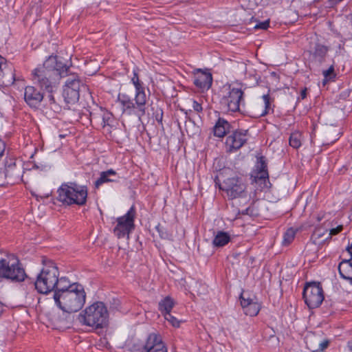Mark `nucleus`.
Returning <instances> with one entry per match:
<instances>
[{
	"label": "nucleus",
	"instance_id": "nucleus-1",
	"mask_svg": "<svg viewBox=\"0 0 352 352\" xmlns=\"http://www.w3.org/2000/svg\"><path fill=\"white\" fill-rule=\"evenodd\" d=\"M69 67L57 56H50L41 65L32 73V80L48 93L56 90L61 78L69 75Z\"/></svg>",
	"mask_w": 352,
	"mask_h": 352
},
{
	"label": "nucleus",
	"instance_id": "nucleus-2",
	"mask_svg": "<svg viewBox=\"0 0 352 352\" xmlns=\"http://www.w3.org/2000/svg\"><path fill=\"white\" fill-rule=\"evenodd\" d=\"M57 199L65 206H85L87 201L88 188L76 182L63 183L57 190Z\"/></svg>",
	"mask_w": 352,
	"mask_h": 352
},
{
	"label": "nucleus",
	"instance_id": "nucleus-3",
	"mask_svg": "<svg viewBox=\"0 0 352 352\" xmlns=\"http://www.w3.org/2000/svg\"><path fill=\"white\" fill-rule=\"evenodd\" d=\"M79 322L95 329H103L108 325L109 311L101 301L94 302L78 315Z\"/></svg>",
	"mask_w": 352,
	"mask_h": 352
},
{
	"label": "nucleus",
	"instance_id": "nucleus-4",
	"mask_svg": "<svg viewBox=\"0 0 352 352\" xmlns=\"http://www.w3.org/2000/svg\"><path fill=\"white\" fill-rule=\"evenodd\" d=\"M43 267L37 275L34 285L40 294H47L54 290L56 276H59V271L56 264L52 260L43 258L42 259Z\"/></svg>",
	"mask_w": 352,
	"mask_h": 352
},
{
	"label": "nucleus",
	"instance_id": "nucleus-5",
	"mask_svg": "<svg viewBox=\"0 0 352 352\" xmlns=\"http://www.w3.org/2000/svg\"><path fill=\"white\" fill-rule=\"evenodd\" d=\"M86 293L81 285L77 289L69 290L61 296H56L54 300L56 305L59 309H64L69 312L76 313L80 311L85 303Z\"/></svg>",
	"mask_w": 352,
	"mask_h": 352
},
{
	"label": "nucleus",
	"instance_id": "nucleus-6",
	"mask_svg": "<svg viewBox=\"0 0 352 352\" xmlns=\"http://www.w3.org/2000/svg\"><path fill=\"white\" fill-rule=\"evenodd\" d=\"M27 277L19 260L13 255L0 259V278L14 283L22 282Z\"/></svg>",
	"mask_w": 352,
	"mask_h": 352
},
{
	"label": "nucleus",
	"instance_id": "nucleus-7",
	"mask_svg": "<svg viewBox=\"0 0 352 352\" xmlns=\"http://www.w3.org/2000/svg\"><path fill=\"white\" fill-rule=\"evenodd\" d=\"M221 91L225 93L223 97L226 111L230 112L240 111V107L244 104V93L240 88L232 87L231 85H225Z\"/></svg>",
	"mask_w": 352,
	"mask_h": 352
},
{
	"label": "nucleus",
	"instance_id": "nucleus-8",
	"mask_svg": "<svg viewBox=\"0 0 352 352\" xmlns=\"http://www.w3.org/2000/svg\"><path fill=\"white\" fill-rule=\"evenodd\" d=\"M231 124L226 120L221 118V138L232 133L226 138L225 147L227 152L231 153L240 148L246 142L245 135L240 132L232 131Z\"/></svg>",
	"mask_w": 352,
	"mask_h": 352
},
{
	"label": "nucleus",
	"instance_id": "nucleus-9",
	"mask_svg": "<svg viewBox=\"0 0 352 352\" xmlns=\"http://www.w3.org/2000/svg\"><path fill=\"white\" fill-rule=\"evenodd\" d=\"M136 211L134 206H132L128 212L123 216L118 217L117 225L113 228V234L119 239L124 238L135 229V218Z\"/></svg>",
	"mask_w": 352,
	"mask_h": 352
},
{
	"label": "nucleus",
	"instance_id": "nucleus-10",
	"mask_svg": "<svg viewBox=\"0 0 352 352\" xmlns=\"http://www.w3.org/2000/svg\"><path fill=\"white\" fill-rule=\"evenodd\" d=\"M302 297L309 309L318 307L324 300V294L320 283H308L305 285Z\"/></svg>",
	"mask_w": 352,
	"mask_h": 352
},
{
	"label": "nucleus",
	"instance_id": "nucleus-11",
	"mask_svg": "<svg viewBox=\"0 0 352 352\" xmlns=\"http://www.w3.org/2000/svg\"><path fill=\"white\" fill-rule=\"evenodd\" d=\"M81 87L84 85L78 76L72 75L67 78L63 91V97L67 104H74L78 101Z\"/></svg>",
	"mask_w": 352,
	"mask_h": 352
},
{
	"label": "nucleus",
	"instance_id": "nucleus-12",
	"mask_svg": "<svg viewBox=\"0 0 352 352\" xmlns=\"http://www.w3.org/2000/svg\"><path fill=\"white\" fill-rule=\"evenodd\" d=\"M135 102L133 100L126 94H119L118 96V101L120 103L123 112L129 115L134 114L137 116L139 119L146 114V104L147 97L145 98V101L141 107H139L137 102L136 94L135 95Z\"/></svg>",
	"mask_w": 352,
	"mask_h": 352
},
{
	"label": "nucleus",
	"instance_id": "nucleus-13",
	"mask_svg": "<svg viewBox=\"0 0 352 352\" xmlns=\"http://www.w3.org/2000/svg\"><path fill=\"white\" fill-rule=\"evenodd\" d=\"M246 186L239 177H231L225 179L221 190L226 191L230 199L245 196Z\"/></svg>",
	"mask_w": 352,
	"mask_h": 352
},
{
	"label": "nucleus",
	"instance_id": "nucleus-14",
	"mask_svg": "<svg viewBox=\"0 0 352 352\" xmlns=\"http://www.w3.org/2000/svg\"><path fill=\"white\" fill-rule=\"evenodd\" d=\"M43 94L34 86H26L24 90V100L32 109H38L43 100Z\"/></svg>",
	"mask_w": 352,
	"mask_h": 352
},
{
	"label": "nucleus",
	"instance_id": "nucleus-15",
	"mask_svg": "<svg viewBox=\"0 0 352 352\" xmlns=\"http://www.w3.org/2000/svg\"><path fill=\"white\" fill-rule=\"evenodd\" d=\"M61 312L52 316L51 320L53 325L57 329H65L69 328L74 320V312H69L64 309H60Z\"/></svg>",
	"mask_w": 352,
	"mask_h": 352
},
{
	"label": "nucleus",
	"instance_id": "nucleus-16",
	"mask_svg": "<svg viewBox=\"0 0 352 352\" xmlns=\"http://www.w3.org/2000/svg\"><path fill=\"white\" fill-rule=\"evenodd\" d=\"M241 305L245 315L256 316L260 309L261 305L256 298L246 296V294L242 293L240 296Z\"/></svg>",
	"mask_w": 352,
	"mask_h": 352
},
{
	"label": "nucleus",
	"instance_id": "nucleus-17",
	"mask_svg": "<svg viewBox=\"0 0 352 352\" xmlns=\"http://www.w3.org/2000/svg\"><path fill=\"white\" fill-rule=\"evenodd\" d=\"M329 50V47L318 42L311 45L309 52L311 56V63L316 66H320L324 62Z\"/></svg>",
	"mask_w": 352,
	"mask_h": 352
},
{
	"label": "nucleus",
	"instance_id": "nucleus-18",
	"mask_svg": "<svg viewBox=\"0 0 352 352\" xmlns=\"http://www.w3.org/2000/svg\"><path fill=\"white\" fill-rule=\"evenodd\" d=\"M56 284L54 287L53 298L56 300V296H61L66 292H69V290L72 289H77V287L81 285V284L78 283H71L68 278L65 276H63L58 278L56 276Z\"/></svg>",
	"mask_w": 352,
	"mask_h": 352
},
{
	"label": "nucleus",
	"instance_id": "nucleus-19",
	"mask_svg": "<svg viewBox=\"0 0 352 352\" xmlns=\"http://www.w3.org/2000/svg\"><path fill=\"white\" fill-rule=\"evenodd\" d=\"M193 83L202 91L208 89L212 83L211 73L208 70L203 71L201 69H197L194 73Z\"/></svg>",
	"mask_w": 352,
	"mask_h": 352
},
{
	"label": "nucleus",
	"instance_id": "nucleus-20",
	"mask_svg": "<svg viewBox=\"0 0 352 352\" xmlns=\"http://www.w3.org/2000/svg\"><path fill=\"white\" fill-rule=\"evenodd\" d=\"M14 80V69L12 65L0 55V82L6 84L13 82Z\"/></svg>",
	"mask_w": 352,
	"mask_h": 352
},
{
	"label": "nucleus",
	"instance_id": "nucleus-21",
	"mask_svg": "<svg viewBox=\"0 0 352 352\" xmlns=\"http://www.w3.org/2000/svg\"><path fill=\"white\" fill-rule=\"evenodd\" d=\"M139 69L135 68L133 71V77L131 78V82L135 88L137 102L140 107H142L145 101L146 93L144 87L142 85V82L140 80L138 75Z\"/></svg>",
	"mask_w": 352,
	"mask_h": 352
},
{
	"label": "nucleus",
	"instance_id": "nucleus-22",
	"mask_svg": "<svg viewBox=\"0 0 352 352\" xmlns=\"http://www.w3.org/2000/svg\"><path fill=\"white\" fill-rule=\"evenodd\" d=\"M120 176L112 168L100 173V177L95 181L94 187L98 189L102 185L109 182H118Z\"/></svg>",
	"mask_w": 352,
	"mask_h": 352
},
{
	"label": "nucleus",
	"instance_id": "nucleus-23",
	"mask_svg": "<svg viewBox=\"0 0 352 352\" xmlns=\"http://www.w3.org/2000/svg\"><path fill=\"white\" fill-rule=\"evenodd\" d=\"M339 274L343 279L349 281L352 285V257L342 260L338 265Z\"/></svg>",
	"mask_w": 352,
	"mask_h": 352
},
{
	"label": "nucleus",
	"instance_id": "nucleus-24",
	"mask_svg": "<svg viewBox=\"0 0 352 352\" xmlns=\"http://www.w3.org/2000/svg\"><path fill=\"white\" fill-rule=\"evenodd\" d=\"M256 170H258L255 176L256 179L263 180L265 182L269 179V175L267 168V163L265 157L261 156L258 158L256 165Z\"/></svg>",
	"mask_w": 352,
	"mask_h": 352
},
{
	"label": "nucleus",
	"instance_id": "nucleus-25",
	"mask_svg": "<svg viewBox=\"0 0 352 352\" xmlns=\"http://www.w3.org/2000/svg\"><path fill=\"white\" fill-rule=\"evenodd\" d=\"M4 175L5 178L7 179V183H14L19 179V174L16 171L15 163H10V164H5V171L0 172V177Z\"/></svg>",
	"mask_w": 352,
	"mask_h": 352
},
{
	"label": "nucleus",
	"instance_id": "nucleus-26",
	"mask_svg": "<svg viewBox=\"0 0 352 352\" xmlns=\"http://www.w3.org/2000/svg\"><path fill=\"white\" fill-rule=\"evenodd\" d=\"M175 305L174 300L170 296H166L158 303V309L163 314L170 313Z\"/></svg>",
	"mask_w": 352,
	"mask_h": 352
},
{
	"label": "nucleus",
	"instance_id": "nucleus-27",
	"mask_svg": "<svg viewBox=\"0 0 352 352\" xmlns=\"http://www.w3.org/2000/svg\"><path fill=\"white\" fill-rule=\"evenodd\" d=\"M220 138V116L218 117L216 120L215 124L212 128V135H210L208 139L209 146H218L219 140L217 139Z\"/></svg>",
	"mask_w": 352,
	"mask_h": 352
},
{
	"label": "nucleus",
	"instance_id": "nucleus-28",
	"mask_svg": "<svg viewBox=\"0 0 352 352\" xmlns=\"http://www.w3.org/2000/svg\"><path fill=\"white\" fill-rule=\"evenodd\" d=\"M212 178H213L215 183V186L220 191V180L219 179V171H220V159L216 157L214 160L212 165Z\"/></svg>",
	"mask_w": 352,
	"mask_h": 352
},
{
	"label": "nucleus",
	"instance_id": "nucleus-29",
	"mask_svg": "<svg viewBox=\"0 0 352 352\" xmlns=\"http://www.w3.org/2000/svg\"><path fill=\"white\" fill-rule=\"evenodd\" d=\"M289 145L294 148H298L302 144V134L298 131H295L290 135L289 139Z\"/></svg>",
	"mask_w": 352,
	"mask_h": 352
},
{
	"label": "nucleus",
	"instance_id": "nucleus-30",
	"mask_svg": "<svg viewBox=\"0 0 352 352\" xmlns=\"http://www.w3.org/2000/svg\"><path fill=\"white\" fill-rule=\"evenodd\" d=\"M102 124L103 127L109 126L112 128L113 126L115 119L113 115L111 112L108 111H104L102 115Z\"/></svg>",
	"mask_w": 352,
	"mask_h": 352
},
{
	"label": "nucleus",
	"instance_id": "nucleus-31",
	"mask_svg": "<svg viewBox=\"0 0 352 352\" xmlns=\"http://www.w3.org/2000/svg\"><path fill=\"white\" fill-rule=\"evenodd\" d=\"M329 228L327 226L326 228L318 227L316 228L313 234L312 239L314 240V242L316 243V241L322 239L324 235H328Z\"/></svg>",
	"mask_w": 352,
	"mask_h": 352
},
{
	"label": "nucleus",
	"instance_id": "nucleus-32",
	"mask_svg": "<svg viewBox=\"0 0 352 352\" xmlns=\"http://www.w3.org/2000/svg\"><path fill=\"white\" fill-rule=\"evenodd\" d=\"M322 74L324 76V83L327 81L334 80L336 74L335 73L333 65H331L328 69L324 70L322 72Z\"/></svg>",
	"mask_w": 352,
	"mask_h": 352
},
{
	"label": "nucleus",
	"instance_id": "nucleus-33",
	"mask_svg": "<svg viewBox=\"0 0 352 352\" xmlns=\"http://www.w3.org/2000/svg\"><path fill=\"white\" fill-rule=\"evenodd\" d=\"M295 236V231L292 228L288 229L283 235V244L287 245L292 243Z\"/></svg>",
	"mask_w": 352,
	"mask_h": 352
},
{
	"label": "nucleus",
	"instance_id": "nucleus-34",
	"mask_svg": "<svg viewBox=\"0 0 352 352\" xmlns=\"http://www.w3.org/2000/svg\"><path fill=\"white\" fill-rule=\"evenodd\" d=\"M333 223H329L327 225V228H329V233L327 239H331L332 236L336 235L343 230V226L339 225L336 226V228H332Z\"/></svg>",
	"mask_w": 352,
	"mask_h": 352
},
{
	"label": "nucleus",
	"instance_id": "nucleus-35",
	"mask_svg": "<svg viewBox=\"0 0 352 352\" xmlns=\"http://www.w3.org/2000/svg\"><path fill=\"white\" fill-rule=\"evenodd\" d=\"M165 319L168 321L173 327H179L180 324V321L177 320L175 316H173L170 312L167 313L166 314L164 315Z\"/></svg>",
	"mask_w": 352,
	"mask_h": 352
},
{
	"label": "nucleus",
	"instance_id": "nucleus-36",
	"mask_svg": "<svg viewBox=\"0 0 352 352\" xmlns=\"http://www.w3.org/2000/svg\"><path fill=\"white\" fill-rule=\"evenodd\" d=\"M155 228L161 239H168L170 238V234L160 224L157 225Z\"/></svg>",
	"mask_w": 352,
	"mask_h": 352
},
{
	"label": "nucleus",
	"instance_id": "nucleus-37",
	"mask_svg": "<svg viewBox=\"0 0 352 352\" xmlns=\"http://www.w3.org/2000/svg\"><path fill=\"white\" fill-rule=\"evenodd\" d=\"M263 99L264 103H265V110L261 113V116H264L267 115L269 113V110L270 109V98L269 95H263Z\"/></svg>",
	"mask_w": 352,
	"mask_h": 352
},
{
	"label": "nucleus",
	"instance_id": "nucleus-38",
	"mask_svg": "<svg viewBox=\"0 0 352 352\" xmlns=\"http://www.w3.org/2000/svg\"><path fill=\"white\" fill-rule=\"evenodd\" d=\"M329 344V341L328 340H324L322 341H320L318 343V348L316 349H314V352H321L324 351L325 349L328 347Z\"/></svg>",
	"mask_w": 352,
	"mask_h": 352
},
{
	"label": "nucleus",
	"instance_id": "nucleus-39",
	"mask_svg": "<svg viewBox=\"0 0 352 352\" xmlns=\"http://www.w3.org/2000/svg\"><path fill=\"white\" fill-rule=\"evenodd\" d=\"M241 214L243 215H249L250 217H253L256 214L254 208L252 206H249L245 210H241Z\"/></svg>",
	"mask_w": 352,
	"mask_h": 352
},
{
	"label": "nucleus",
	"instance_id": "nucleus-40",
	"mask_svg": "<svg viewBox=\"0 0 352 352\" xmlns=\"http://www.w3.org/2000/svg\"><path fill=\"white\" fill-rule=\"evenodd\" d=\"M270 26V20L258 23L255 26V29L267 30Z\"/></svg>",
	"mask_w": 352,
	"mask_h": 352
},
{
	"label": "nucleus",
	"instance_id": "nucleus-41",
	"mask_svg": "<svg viewBox=\"0 0 352 352\" xmlns=\"http://www.w3.org/2000/svg\"><path fill=\"white\" fill-rule=\"evenodd\" d=\"M230 241V236L228 232L221 231V247L226 245Z\"/></svg>",
	"mask_w": 352,
	"mask_h": 352
},
{
	"label": "nucleus",
	"instance_id": "nucleus-42",
	"mask_svg": "<svg viewBox=\"0 0 352 352\" xmlns=\"http://www.w3.org/2000/svg\"><path fill=\"white\" fill-rule=\"evenodd\" d=\"M214 238L212 241V245L214 247H220V230L217 231V232H214Z\"/></svg>",
	"mask_w": 352,
	"mask_h": 352
},
{
	"label": "nucleus",
	"instance_id": "nucleus-43",
	"mask_svg": "<svg viewBox=\"0 0 352 352\" xmlns=\"http://www.w3.org/2000/svg\"><path fill=\"white\" fill-rule=\"evenodd\" d=\"M192 108L194 111H195L197 113H200L203 111L201 104L195 100H193L192 101Z\"/></svg>",
	"mask_w": 352,
	"mask_h": 352
},
{
	"label": "nucleus",
	"instance_id": "nucleus-44",
	"mask_svg": "<svg viewBox=\"0 0 352 352\" xmlns=\"http://www.w3.org/2000/svg\"><path fill=\"white\" fill-rule=\"evenodd\" d=\"M52 93L53 92L49 93V95L47 96L50 104L51 105V108H53L52 105H56V100Z\"/></svg>",
	"mask_w": 352,
	"mask_h": 352
},
{
	"label": "nucleus",
	"instance_id": "nucleus-45",
	"mask_svg": "<svg viewBox=\"0 0 352 352\" xmlns=\"http://www.w3.org/2000/svg\"><path fill=\"white\" fill-rule=\"evenodd\" d=\"M182 111L184 112L185 116H186V118L187 120H189V121H190V122H191V121H192V122H193V121L192 120V119L190 118V117L188 116V112H191V111H192L191 110L187 111V110L182 109Z\"/></svg>",
	"mask_w": 352,
	"mask_h": 352
},
{
	"label": "nucleus",
	"instance_id": "nucleus-46",
	"mask_svg": "<svg viewBox=\"0 0 352 352\" xmlns=\"http://www.w3.org/2000/svg\"><path fill=\"white\" fill-rule=\"evenodd\" d=\"M300 97H301V99H305L307 97V89L306 88L301 90Z\"/></svg>",
	"mask_w": 352,
	"mask_h": 352
},
{
	"label": "nucleus",
	"instance_id": "nucleus-47",
	"mask_svg": "<svg viewBox=\"0 0 352 352\" xmlns=\"http://www.w3.org/2000/svg\"><path fill=\"white\" fill-rule=\"evenodd\" d=\"M342 1L343 0H329V2L331 5H336Z\"/></svg>",
	"mask_w": 352,
	"mask_h": 352
},
{
	"label": "nucleus",
	"instance_id": "nucleus-48",
	"mask_svg": "<svg viewBox=\"0 0 352 352\" xmlns=\"http://www.w3.org/2000/svg\"><path fill=\"white\" fill-rule=\"evenodd\" d=\"M348 347H349V351L352 352V342H349L348 343Z\"/></svg>",
	"mask_w": 352,
	"mask_h": 352
},
{
	"label": "nucleus",
	"instance_id": "nucleus-49",
	"mask_svg": "<svg viewBox=\"0 0 352 352\" xmlns=\"http://www.w3.org/2000/svg\"><path fill=\"white\" fill-rule=\"evenodd\" d=\"M65 137V135L60 134L59 138H64Z\"/></svg>",
	"mask_w": 352,
	"mask_h": 352
},
{
	"label": "nucleus",
	"instance_id": "nucleus-50",
	"mask_svg": "<svg viewBox=\"0 0 352 352\" xmlns=\"http://www.w3.org/2000/svg\"><path fill=\"white\" fill-rule=\"evenodd\" d=\"M198 250H199V251H201V250H200V246H199V247H198Z\"/></svg>",
	"mask_w": 352,
	"mask_h": 352
}]
</instances>
